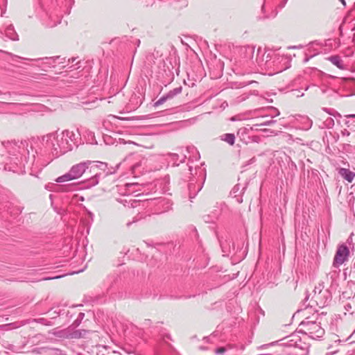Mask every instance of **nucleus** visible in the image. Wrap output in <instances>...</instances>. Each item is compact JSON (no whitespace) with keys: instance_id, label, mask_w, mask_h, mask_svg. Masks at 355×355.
I'll return each mask as SVG.
<instances>
[{"instance_id":"1","label":"nucleus","mask_w":355,"mask_h":355,"mask_svg":"<svg viewBox=\"0 0 355 355\" xmlns=\"http://www.w3.org/2000/svg\"><path fill=\"white\" fill-rule=\"evenodd\" d=\"M120 164L116 167H108L107 162L86 160L72 166L67 173L58 177L57 182H64L83 177V183L87 188L97 185L101 178L114 174Z\"/></svg>"},{"instance_id":"2","label":"nucleus","mask_w":355,"mask_h":355,"mask_svg":"<svg viewBox=\"0 0 355 355\" xmlns=\"http://www.w3.org/2000/svg\"><path fill=\"white\" fill-rule=\"evenodd\" d=\"M29 143L28 141H15L13 150L15 154L1 157L4 169L18 174L25 173V164L30 157Z\"/></svg>"},{"instance_id":"3","label":"nucleus","mask_w":355,"mask_h":355,"mask_svg":"<svg viewBox=\"0 0 355 355\" xmlns=\"http://www.w3.org/2000/svg\"><path fill=\"white\" fill-rule=\"evenodd\" d=\"M284 58L272 50L259 47L257 49L255 62L261 69H272L275 73L282 72L286 67H279V64Z\"/></svg>"},{"instance_id":"4","label":"nucleus","mask_w":355,"mask_h":355,"mask_svg":"<svg viewBox=\"0 0 355 355\" xmlns=\"http://www.w3.org/2000/svg\"><path fill=\"white\" fill-rule=\"evenodd\" d=\"M59 142L58 152L66 153L71 150L74 147H78L80 141V135L78 130L76 132L65 130L60 134H58Z\"/></svg>"},{"instance_id":"5","label":"nucleus","mask_w":355,"mask_h":355,"mask_svg":"<svg viewBox=\"0 0 355 355\" xmlns=\"http://www.w3.org/2000/svg\"><path fill=\"white\" fill-rule=\"evenodd\" d=\"M81 322L82 320L77 317L73 322L67 328L55 331L53 333V334L55 336L63 339H80L85 338V336L89 333L88 330L76 329V328L78 327Z\"/></svg>"},{"instance_id":"6","label":"nucleus","mask_w":355,"mask_h":355,"mask_svg":"<svg viewBox=\"0 0 355 355\" xmlns=\"http://www.w3.org/2000/svg\"><path fill=\"white\" fill-rule=\"evenodd\" d=\"M331 298V292L328 289L324 288L323 283H319L313 291L311 300L312 304L309 305L311 306L316 305L320 308H323L329 304Z\"/></svg>"},{"instance_id":"7","label":"nucleus","mask_w":355,"mask_h":355,"mask_svg":"<svg viewBox=\"0 0 355 355\" xmlns=\"http://www.w3.org/2000/svg\"><path fill=\"white\" fill-rule=\"evenodd\" d=\"M300 327V333L306 334L313 339L321 338L324 334V330L321 327L320 323L315 320H311L309 318H306L302 321Z\"/></svg>"},{"instance_id":"8","label":"nucleus","mask_w":355,"mask_h":355,"mask_svg":"<svg viewBox=\"0 0 355 355\" xmlns=\"http://www.w3.org/2000/svg\"><path fill=\"white\" fill-rule=\"evenodd\" d=\"M59 140L58 132H53L43 136L42 144L46 148L51 150L53 156L58 157L64 154V152H58V149H57L60 144Z\"/></svg>"},{"instance_id":"9","label":"nucleus","mask_w":355,"mask_h":355,"mask_svg":"<svg viewBox=\"0 0 355 355\" xmlns=\"http://www.w3.org/2000/svg\"><path fill=\"white\" fill-rule=\"evenodd\" d=\"M282 345L295 349L296 352H293V355H308L309 345L302 342L297 336H293L291 339L283 343Z\"/></svg>"},{"instance_id":"10","label":"nucleus","mask_w":355,"mask_h":355,"mask_svg":"<svg viewBox=\"0 0 355 355\" xmlns=\"http://www.w3.org/2000/svg\"><path fill=\"white\" fill-rule=\"evenodd\" d=\"M349 254V250L347 246L345 244L339 245L334 258V266L338 267L342 265L347 260Z\"/></svg>"},{"instance_id":"11","label":"nucleus","mask_w":355,"mask_h":355,"mask_svg":"<svg viewBox=\"0 0 355 355\" xmlns=\"http://www.w3.org/2000/svg\"><path fill=\"white\" fill-rule=\"evenodd\" d=\"M252 130V128L243 127L238 130L237 136L240 140L245 144L250 143V137L249 136L250 132Z\"/></svg>"},{"instance_id":"12","label":"nucleus","mask_w":355,"mask_h":355,"mask_svg":"<svg viewBox=\"0 0 355 355\" xmlns=\"http://www.w3.org/2000/svg\"><path fill=\"white\" fill-rule=\"evenodd\" d=\"M338 172L348 182H352L355 178V173L348 168H340L338 169Z\"/></svg>"},{"instance_id":"13","label":"nucleus","mask_w":355,"mask_h":355,"mask_svg":"<svg viewBox=\"0 0 355 355\" xmlns=\"http://www.w3.org/2000/svg\"><path fill=\"white\" fill-rule=\"evenodd\" d=\"M169 156L175 166H178L180 163L184 162L187 157L182 150H181L180 153H170Z\"/></svg>"},{"instance_id":"14","label":"nucleus","mask_w":355,"mask_h":355,"mask_svg":"<svg viewBox=\"0 0 355 355\" xmlns=\"http://www.w3.org/2000/svg\"><path fill=\"white\" fill-rule=\"evenodd\" d=\"M202 187L198 185L197 189L196 190V185L193 182H190L188 184V189L189 191V197L191 201L192 199L196 197L197 193L201 190Z\"/></svg>"},{"instance_id":"15","label":"nucleus","mask_w":355,"mask_h":355,"mask_svg":"<svg viewBox=\"0 0 355 355\" xmlns=\"http://www.w3.org/2000/svg\"><path fill=\"white\" fill-rule=\"evenodd\" d=\"M221 141H223L230 146L235 143V135L233 133H225L220 136Z\"/></svg>"},{"instance_id":"16","label":"nucleus","mask_w":355,"mask_h":355,"mask_svg":"<svg viewBox=\"0 0 355 355\" xmlns=\"http://www.w3.org/2000/svg\"><path fill=\"white\" fill-rule=\"evenodd\" d=\"M328 60L339 69H343V60L338 55L330 56Z\"/></svg>"},{"instance_id":"17","label":"nucleus","mask_w":355,"mask_h":355,"mask_svg":"<svg viewBox=\"0 0 355 355\" xmlns=\"http://www.w3.org/2000/svg\"><path fill=\"white\" fill-rule=\"evenodd\" d=\"M6 35L13 41L19 40V36L15 33L13 26H9L6 30Z\"/></svg>"},{"instance_id":"18","label":"nucleus","mask_w":355,"mask_h":355,"mask_svg":"<svg viewBox=\"0 0 355 355\" xmlns=\"http://www.w3.org/2000/svg\"><path fill=\"white\" fill-rule=\"evenodd\" d=\"M44 355H67L62 350L58 348H47Z\"/></svg>"},{"instance_id":"19","label":"nucleus","mask_w":355,"mask_h":355,"mask_svg":"<svg viewBox=\"0 0 355 355\" xmlns=\"http://www.w3.org/2000/svg\"><path fill=\"white\" fill-rule=\"evenodd\" d=\"M182 91V86H180V87H178L176 88H174L171 90H170L167 94V96L168 98V99H172L173 98H174L175 96L180 94Z\"/></svg>"},{"instance_id":"20","label":"nucleus","mask_w":355,"mask_h":355,"mask_svg":"<svg viewBox=\"0 0 355 355\" xmlns=\"http://www.w3.org/2000/svg\"><path fill=\"white\" fill-rule=\"evenodd\" d=\"M230 243L232 244V247L234 248V243H232L231 241L226 240L225 242L220 241V247L222 248V251L225 253L230 252Z\"/></svg>"},{"instance_id":"21","label":"nucleus","mask_w":355,"mask_h":355,"mask_svg":"<svg viewBox=\"0 0 355 355\" xmlns=\"http://www.w3.org/2000/svg\"><path fill=\"white\" fill-rule=\"evenodd\" d=\"M254 53V47L246 46L244 48V54L246 58L252 59Z\"/></svg>"},{"instance_id":"22","label":"nucleus","mask_w":355,"mask_h":355,"mask_svg":"<svg viewBox=\"0 0 355 355\" xmlns=\"http://www.w3.org/2000/svg\"><path fill=\"white\" fill-rule=\"evenodd\" d=\"M20 325H17L16 323H10L0 325V329L3 331H8L12 329H16L19 327Z\"/></svg>"},{"instance_id":"23","label":"nucleus","mask_w":355,"mask_h":355,"mask_svg":"<svg viewBox=\"0 0 355 355\" xmlns=\"http://www.w3.org/2000/svg\"><path fill=\"white\" fill-rule=\"evenodd\" d=\"M167 100H169L166 94L164 96H162L161 98H159L155 103H154V106L155 107H157L162 104H163L164 103H165Z\"/></svg>"},{"instance_id":"24","label":"nucleus","mask_w":355,"mask_h":355,"mask_svg":"<svg viewBox=\"0 0 355 355\" xmlns=\"http://www.w3.org/2000/svg\"><path fill=\"white\" fill-rule=\"evenodd\" d=\"M167 100H169L166 94L164 96H162L161 98H159L155 103H154V106L155 107H157L162 104H163L164 103H165Z\"/></svg>"},{"instance_id":"25","label":"nucleus","mask_w":355,"mask_h":355,"mask_svg":"<svg viewBox=\"0 0 355 355\" xmlns=\"http://www.w3.org/2000/svg\"><path fill=\"white\" fill-rule=\"evenodd\" d=\"M44 59L47 61L46 63L51 64L52 63H54L56 60L60 59V56L49 57V58L46 57Z\"/></svg>"},{"instance_id":"26","label":"nucleus","mask_w":355,"mask_h":355,"mask_svg":"<svg viewBox=\"0 0 355 355\" xmlns=\"http://www.w3.org/2000/svg\"><path fill=\"white\" fill-rule=\"evenodd\" d=\"M326 124H327V126L328 128H331L334 125V121L333 119L331 118H329L326 120L325 121Z\"/></svg>"},{"instance_id":"27","label":"nucleus","mask_w":355,"mask_h":355,"mask_svg":"<svg viewBox=\"0 0 355 355\" xmlns=\"http://www.w3.org/2000/svg\"><path fill=\"white\" fill-rule=\"evenodd\" d=\"M225 351H226V348L224 347H221L217 348L216 349L215 352L217 354H223L224 352H225Z\"/></svg>"},{"instance_id":"28","label":"nucleus","mask_w":355,"mask_h":355,"mask_svg":"<svg viewBox=\"0 0 355 355\" xmlns=\"http://www.w3.org/2000/svg\"><path fill=\"white\" fill-rule=\"evenodd\" d=\"M259 141H260V137L259 136L250 137V142L259 143Z\"/></svg>"},{"instance_id":"29","label":"nucleus","mask_w":355,"mask_h":355,"mask_svg":"<svg viewBox=\"0 0 355 355\" xmlns=\"http://www.w3.org/2000/svg\"><path fill=\"white\" fill-rule=\"evenodd\" d=\"M215 218H216V216L214 218H210L209 215L204 216V220L206 223L213 222Z\"/></svg>"},{"instance_id":"30","label":"nucleus","mask_w":355,"mask_h":355,"mask_svg":"<svg viewBox=\"0 0 355 355\" xmlns=\"http://www.w3.org/2000/svg\"><path fill=\"white\" fill-rule=\"evenodd\" d=\"M275 121L272 120L266 121H264L262 123H261L260 125H270V124L273 123Z\"/></svg>"},{"instance_id":"31","label":"nucleus","mask_w":355,"mask_h":355,"mask_svg":"<svg viewBox=\"0 0 355 355\" xmlns=\"http://www.w3.org/2000/svg\"><path fill=\"white\" fill-rule=\"evenodd\" d=\"M286 2H287V0H284V1H282L279 4V6H279V8L280 9L283 8L285 6V5H286Z\"/></svg>"},{"instance_id":"32","label":"nucleus","mask_w":355,"mask_h":355,"mask_svg":"<svg viewBox=\"0 0 355 355\" xmlns=\"http://www.w3.org/2000/svg\"><path fill=\"white\" fill-rule=\"evenodd\" d=\"M140 166V164L139 163H137L135 164H134L132 166V173H135V170L137 167H139Z\"/></svg>"},{"instance_id":"33","label":"nucleus","mask_w":355,"mask_h":355,"mask_svg":"<svg viewBox=\"0 0 355 355\" xmlns=\"http://www.w3.org/2000/svg\"><path fill=\"white\" fill-rule=\"evenodd\" d=\"M239 190V184H237V185H236V186H234V188L232 189V192L233 193H236Z\"/></svg>"},{"instance_id":"34","label":"nucleus","mask_w":355,"mask_h":355,"mask_svg":"<svg viewBox=\"0 0 355 355\" xmlns=\"http://www.w3.org/2000/svg\"><path fill=\"white\" fill-rule=\"evenodd\" d=\"M8 349H10L12 352H16L15 347L13 345L8 344V347H7Z\"/></svg>"},{"instance_id":"35","label":"nucleus","mask_w":355,"mask_h":355,"mask_svg":"<svg viewBox=\"0 0 355 355\" xmlns=\"http://www.w3.org/2000/svg\"><path fill=\"white\" fill-rule=\"evenodd\" d=\"M60 277H61V276H56V277H45L43 279V280H50V279H58Z\"/></svg>"},{"instance_id":"36","label":"nucleus","mask_w":355,"mask_h":355,"mask_svg":"<svg viewBox=\"0 0 355 355\" xmlns=\"http://www.w3.org/2000/svg\"><path fill=\"white\" fill-rule=\"evenodd\" d=\"M84 317H85V313H83V312L79 313V314H78V318L80 320H83V318H84Z\"/></svg>"},{"instance_id":"37","label":"nucleus","mask_w":355,"mask_h":355,"mask_svg":"<svg viewBox=\"0 0 355 355\" xmlns=\"http://www.w3.org/2000/svg\"><path fill=\"white\" fill-rule=\"evenodd\" d=\"M37 321L41 324H47L46 323H45L46 319L44 318H40Z\"/></svg>"},{"instance_id":"38","label":"nucleus","mask_w":355,"mask_h":355,"mask_svg":"<svg viewBox=\"0 0 355 355\" xmlns=\"http://www.w3.org/2000/svg\"><path fill=\"white\" fill-rule=\"evenodd\" d=\"M102 355H121V354L120 353L113 352L112 353V354H110V353H107V354H102Z\"/></svg>"},{"instance_id":"39","label":"nucleus","mask_w":355,"mask_h":355,"mask_svg":"<svg viewBox=\"0 0 355 355\" xmlns=\"http://www.w3.org/2000/svg\"><path fill=\"white\" fill-rule=\"evenodd\" d=\"M277 15V11H273L271 17H275Z\"/></svg>"},{"instance_id":"40","label":"nucleus","mask_w":355,"mask_h":355,"mask_svg":"<svg viewBox=\"0 0 355 355\" xmlns=\"http://www.w3.org/2000/svg\"><path fill=\"white\" fill-rule=\"evenodd\" d=\"M324 110L326 112H327L329 114H332V115H333V114L331 113V112L329 111V110H328L327 108H324ZM334 116H336V115H335V114H334Z\"/></svg>"},{"instance_id":"41","label":"nucleus","mask_w":355,"mask_h":355,"mask_svg":"<svg viewBox=\"0 0 355 355\" xmlns=\"http://www.w3.org/2000/svg\"><path fill=\"white\" fill-rule=\"evenodd\" d=\"M339 1L343 3V5L344 6H345L346 3H345V0H339Z\"/></svg>"},{"instance_id":"42","label":"nucleus","mask_w":355,"mask_h":355,"mask_svg":"<svg viewBox=\"0 0 355 355\" xmlns=\"http://www.w3.org/2000/svg\"><path fill=\"white\" fill-rule=\"evenodd\" d=\"M347 117L355 118V114H349V115H347Z\"/></svg>"},{"instance_id":"43","label":"nucleus","mask_w":355,"mask_h":355,"mask_svg":"<svg viewBox=\"0 0 355 355\" xmlns=\"http://www.w3.org/2000/svg\"><path fill=\"white\" fill-rule=\"evenodd\" d=\"M83 270H84V269H81L80 270H78V271H76V272H73L71 274L78 273L80 272H83Z\"/></svg>"},{"instance_id":"44","label":"nucleus","mask_w":355,"mask_h":355,"mask_svg":"<svg viewBox=\"0 0 355 355\" xmlns=\"http://www.w3.org/2000/svg\"><path fill=\"white\" fill-rule=\"evenodd\" d=\"M269 16H263V17H260V19H265L269 18Z\"/></svg>"},{"instance_id":"45","label":"nucleus","mask_w":355,"mask_h":355,"mask_svg":"<svg viewBox=\"0 0 355 355\" xmlns=\"http://www.w3.org/2000/svg\"><path fill=\"white\" fill-rule=\"evenodd\" d=\"M265 10V6H264V4L261 7V11L263 12Z\"/></svg>"},{"instance_id":"46","label":"nucleus","mask_w":355,"mask_h":355,"mask_svg":"<svg viewBox=\"0 0 355 355\" xmlns=\"http://www.w3.org/2000/svg\"><path fill=\"white\" fill-rule=\"evenodd\" d=\"M56 25H57V24H49V26L50 27H53V26H56Z\"/></svg>"},{"instance_id":"47","label":"nucleus","mask_w":355,"mask_h":355,"mask_svg":"<svg viewBox=\"0 0 355 355\" xmlns=\"http://www.w3.org/2000/svg\"><path fill=\"white\" fill-rule=\"evenodd\" d=\"M354 84L355 85V82L354 83ZM352 95H355V91L354 92V93H353V94H351L347 95V96H352Z\"/></svg>"},{"instance_id":"48","label":"nucleus","mask_w":355,"mask_h":355,"mask_svg":"<svg viewBox=\"0 0 355 355\" xmlns=\"http://www.w3.org/2000/svg\"><path fill=\"white\" fill-rule=\"evenodd\" d=\"M277 342H272L270 344V345H275L276 344Z\"/></svg>"},{"instance_id":"49","label":"nucleus","mask_w":355,"mask_h":355,"mask_svg":"<svg viewBox=\"0 0 355 355\" xmlns=\"http://www.w3.org/2000/svg\"><path fill=\"white\" fill-rule=\"evenodd\" d=\"M336 115H337L339 118H340V117H341V115H340L339 113H338V112H336Z\"/></svg>"},{"instance_id":"50","label":"nucleus","mask_w":355,"mask_h":355,"mask_svg":"<svg viewBox=\"0 0 355 355\" xmlns=\"http://www.w3.org/2000/svg\"><path fill=\"white\" fill-rule=\"evenodd\" d=\"M347 308H351V306L350 305H347V306H345V309H347Z\"/></svg>"},{"instance_id":"51","label":"nucleus","mask_w":355,"mask_h":355,"mask_svg":"<svg viewBox=\"0 0 355 355\" xmlns=\"http://www.w3.org/2000/svg\"><path fill=\"white\" fill-rule=\"evenodd\" d=\"M347 308H351V306L350 305H347V306H345V309H347Z\"/></svg>"},{"instance_id":"52","label":"nucleus","mask_w":355,"mask_h":355,"mask_svg":"<svg viewBox=\"0 0 355 355\" xmlns=\"http://www.w3.org/2000/svg\"><path fill=\"white\" fill-rule=\"evenodd\" d=\"M75 60H76V58H71V62H73Z\"/></svg>"},{"instance_id":"53","label":"nucleus","mask_w":355,"mask_h":355,"mask_svg":"<svg viewBox=\"0 0 355 355\" xmlns=\"http://www.w3.org/2000/svg\"><path fill=\"white\" fill-rule=\"evenodd\" d=\"M343 135H349V132H343Z\"/></svg>"},{"instance_id":"54","label":"nucleus","mask_w":355,"mask_h":355,"mask_svg":"<svg viewBox=\"0 0 355 355\" xmlns=\"http://www.w3.org/2000/svg\"><path fill=\"white\" fill-rule=\"evenodd\" d=\"M343 135H349V132H343Z\"/></svg>"},{"instance_id":"55","label":"nucleus","mask_w":355,"mask_h":355,"mask_svg":"<svg viewBox=\"0 0 355 355\" xmlns=\"http://www.w3.org/2000/svg\"><path fill=\"white\" fill-rule=\"evenodd\" d=\"M343 135H349V132H343Z\"/></svg>"},{"instance_id":"56","label":"nucleus","mask_w":355,"mask_h":355,"mask_svg":"<svg viewBox=\"0 0 355 355\" xmlns=\"http://www.w3.org/2000/svg\"><path fill=\"white\" fill-rule=\"evenodd\" d=\"M189 170L190 171V172H191V171H192V167H191V166H189ZM190 173L191 174V173Z\"/></svg>"},{"instance_id":"57","label":"nucleus","mask_w":355,"mask_h":355,"mask_svg":"<svg viewBox=\"0 0 355 355\" xmlns=\"http://www.w3.org/2000/svg\"><path fill=\"white\" fill-rule=\"evenodd\" d=\"M131 223H132L128 222V223H127V225H128V226H130Z\"/></svg>"},{"instance_id":"58","label":"nucleus","mask_w":355,"mask_h":355,"mask_svg":"<svg viewBox=\"0 0 355 355\" xmlns=\"http://www.w3.org/2000/svg\"><path fill=\"white\" fill-rule=\"evenodd\" d=\"M353 268L355 269V262L354 263Z\"/></svg>"},{"instance_id":"59","label":"nucleus","mask_w":355,"mask_h":355,"mask_svg":"<svg viewBox=\"0 0 355 355\" xmlns=\"http://www.w3.org/2000/svg\"><path fill=\"white\" fill-rule=\"evenodd\" d=\"M32 157H33V158H34V157H35V155H34L33 153V155H32Z\"/></svg>"},{"instance_id":"60","label":"nucleus","mask_w":355,"mask_h":355,"mask_svg":"<svg viewBox=\"0 0 355 355\" xmlns=\"http://www.w3.org/2000/svg\"><path fill=\"white\" fill-rule=\"evenodd\" d=\"M78 355H84V354H81V353H79V354H78Z\"/></svg>"},{"instance_id":"61","label":"nucleus","mask_w":355,"mask_h":355,"mask_svg":"<svg viewBox=\"0 0 355 355\" xmlns=\"http://www.w3.org/2000/svg\"><path fill=\"white\" fill-rule=\"evenodd\" d=\"M286 355H293V353H291V354H286Z\"/></svg>"}]
</instances>
